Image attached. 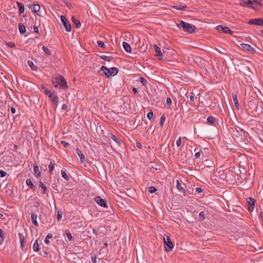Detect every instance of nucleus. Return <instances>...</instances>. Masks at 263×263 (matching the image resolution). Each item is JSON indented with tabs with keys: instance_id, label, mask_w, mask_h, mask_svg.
<instances>
[{
	"instance_id": "f257e3e1",
	"label": "nucleus",
	"mask_w": 263,
	"mask_h": 263,
	"mask_svg": "<svg viewBox=\"0 0 263 263\" xmlns=\"http://www.w3.org/2000/svg\"><path fill=\"white\" fill-rule=\"evenodd\" d=\"M52 85L55 88L58 87V86H60L63 89L68 88L66 81L63 76L59 74L52 78Z\"/></svg>"
},
{
	"instance_id": "f03ea898",
	"label": "nucleus",
	"mask_w": 263,
	"mask_h": 263,
	"mask_svg": "<svg viewBox=\"0 0 263 263\" xmlns=\"http://www.w3.org/2000/svg\"><path fill=\"white\" fill-rule=\"evenodd\" d=\"M177 25L179 28H182L184 31L190 33L194 32L195 29V26L194 25L189 24L182 21L180 23L177 24Z\"/></svg>"
},
{
	"instance_id": "7ed1b4c3",
	"label": "nucleus",
	"mask_w": 263,
	"mask_h": 263,
	"mask_svg": "<svg viewBox=\"0 0 263 263\" xmlns=\"http://www.w3.org/2000/svg\"><path fill=\"white\" fill-rule=\"evenodd\" d=\"M163 239L165 251L167 252L171 251L174 247V245L172 242L170 237L165 234L163 236Z\"/></svg>"
},
{
	"instance_id": "20e7f679",
	"label": "nucleus",
	"mask_w": 263,
	"mask_h": 263,
	"mask_svg": "<svg viewBox=\"0 0 263 263\" xmlns=\"http://www.w3.org/2000/svg\"><path fill=\"white\" fill-rule=\"evenodd\" d=\"M50 101L57 108L58 105L59 98L54 92H51L48 96Z\"/></svg>"
},
{
	"instance_id": "39448f33",
	"label": "nucleus",
	"mask_w": 263,
	"mask_h": 263,
	"mask_svg": "<svg viewBox=\"0 0 263 263\" xmlns=\"http://www.w3.org/2000/svg\"><path fill=\"white\" fill-rule=\"evenodd\" d=\"M61 21L62 22L66 30L70 32L71 30V27L70 23L64 15L61 16Z\"/></svg>"
},
{
	"instance_id": "423d86ee",
	"label": "nucleus",
	"mask_w": 263,
	"mask_h": 263,
	"mask_svg": "<svg viewBox=\"0 0 263 263\" xmlns=\"http://www.w3.org/2000/svg\"><path fill=\"white\" fill-rule=\"evenodd\" d=\"M94 200L100 206L104 208H108L107 203L105 199L102 198L100 196H96Z\"/></svg>"
},
{
	"instance_id": "0eeeda50",
	"label": "nucleus",
	"mask_w": 263,
	"mask_h": 263,
	"mask_svg": "<svg viewBox=\"0 0 263 263\" xmlns=\"http://www.w3.org/2000/svg\"><path fill=\"white\" fill-rule=\"evenodd\" d=\"M240 46H241V47L245 51H248V52H249L251 54H254L256 52V51L254 49V48H253L251 45H250L249 44L242 43V44H240Z\"/></svg>"
},
{
	"instance_id": "6e6552de",
	"label": "nucleus",
	"mask_w": 263,
	"mask_h": 263,
	"mask_svg": "<svg viewBox=\"0 0 263 263\" xmlns=\"http://www.w3.org/2000/svg\"><path fill=\"white\" fill-rule=\"evenodd\" d=\"M217 30L219 31H222L223 32L229 34H232L233 31L231 30L229 28L223 26L222 25H218L216 27Z\"/></svg>"
},
{
	"instance_id": "1a4fd4ad",
	"label": "nucleus",
	"mask_w": 263,
	"mask_h": 263,
	"mask_svg": "<svg viewBox=\"0 0 263 263\" xmlns=\"http://www.w3.org/2000/svg\"><path fill=\"white\" fill-rule=\"evenodd\" d=\"M247 201L249 205L248 210L250 212L253 211L255 208V200L252 197L247 198Z\"/></svg>"
},
{
	"instance_id": "9d476101",
	"label": "nucleus",
	"mask_w": 263,
	"mask_h": 263,
	"mask_svg": "<svg viewBox=\"0 0 263 263\" xmlns=\"http://www.w3.org/2000/svg\"><path fill=\"white\" fill-rule=\"evenodd\" d=\"M119 71L118 68L117 67H112L109 68L107 72H105L104 74L107 77L109 78L111 76L116 75Z\"/></svg>"
},
{
	"instance_id": "9b49d317",
	"label": "nucleus",
	"mask_w": 263,
	"mask_h": 263,
	"mask_svg": "<svg viewBox=\"0 0 263 263\" xmlns=\"http://www.w3.org/2000/svg\"><path fill=\"white\" fill-rule=\"evenodd\" d=\"M248 24L263 26V18H254L250 20L249 21Z\"/></svg>"
},
{
	"instance_id": "f8f14e48",
	"label": "nucleus",
	"mask_w": 263,
	"mask_h": 263,
	"mask_svg": "<svg viewBox=\"0 0 263 263\" xmlns=\"http://www.w3.org/2000/svg\"><path fill=\"white\" fill-rule=\"evenodd\" d=\"M239 5L243 7L248 6L249 7L252 8L253 9L256 8L254 6H251V0H240Z\"/></svg>"
},
{
	"instance_id": "ddd939ff",
	"label": "nucleus",
	"mask_w": 263,
	"mask_h": 263,
	"mask_svg": "<svg viewBox=\"0 0 263 263\" xmlns=\"http://www.w3.org/2000/svg\"><path fill=\"white\" fill-rule=\"evenodd\" d=\"M155 49L156 56L158 57L159 59L161 60L162 59V53L161 51V49L156 44L154 45Z\"/></svg>"
},
{
	"instance_id": "4468645a",
	"label": "nucleus",
	"mask_w": 263,
	"mask_h": 263,
	"mask_svg": "<svg viewBox=\"0 0 263 263\" xmlns=\"http://www.w3.org/2000/svg\"><path fill=\"white\" fill-rule=\"evenodd\" d=\"M33 171L34 176L39 178L41 176V172L39 171V168L38 165L36 163H34L33 164Z\"/></svg>"
},
{
	"instance_id": "2eb2a0df",
	"label": "nucleus",
	"mask_w": 263,
	"mask_h": 263,
	"mask_svg": "<svg viewBox=\"0 0 263 263\" xmlns=\"http://www.w3.org/2000/svg\"><path fill=\"white\" fill-rule=\"evenodd\" d=\"M251 6H254L257 8L255 9H258L261 6V0H251Z\"/></svg>"
},
{
	"instance_id": "dca6fc26",
	"label": "nucleus",
	"mask_w": 263,
	"mask_h": 263,
	"mask_svg": "<svg viewBox=\"0 0 263 263\" xmlns=\"http://www.w3.org/2000/svg\"><path fill=\"white\" fill-rule=\"evenodd\" d=\"M77 153L80 157L81 163L85 162L86 161V159H85V156L83 155L82 152L81 150H80L79 149L77 148Z\"/></svg>"
},
{
	"instance_id": "f3484780",
	"label": "nucleus",
	"mask_w": 263,
	"mask_h": 263,
	"mask_svg": "<svg viewBox=\"0 0 263 263\" xmlns=\"http://www.w3.org/2000/svg\"><path fill=\"white\" fill-rule=\"evenodd\" d=\"M108 138L114 140L118 145L120 146L121 145V142L119 139L112 134H109L108 135Z\"/></svg>"
},
{
	"instance_id": "a211bd4d",
	"label": "nucleus",
	"mask_w": 263,
	"mask_h": 263,
	"mask_svg": "<svg viewBox=\"0 0 263 263\" xmlns=\"http://www.w3.org/2000/svg\"><path fill=\"white\" fill-rule=\"evenodd\" d=\"M29 8L31 9L34 13H36L40 11V6L39 4H34L33 5H30Z\"/></svg>"
},
{
	"instance_id": "6ab92c4d",
	"label": "nucleus",
	"mask_w": 263,
	"mask_h": 263,
	"mask_svg": "<svg viewBox=\"0 0 263 263\" xmlns=\"http://www.w3.org/2000/svg\"><path fill=\"white\" fill-rule=\"evenodd\" d=\"M26 184L29 186V187L31 189L33 192L35 190V186L33 183L32 181L30 179H27L26 180Z\"/></svg>"
},
{
	"instance_id": "aec40b11",
	"label": "nucleus",
	"mask_w": 263,
	"mask_h": 263,
	"mask_svg": "<svg viewBox=\"0 0 263 263\" xmlns=\"http://www.w3.org/2000/svg\"><path fill=\"white\" fill-rule=\"evenodd\" d=\"M31 221L34 224L36 227L39 226V223L37 221V215L34 213L31 214Z\"/></svg>"
},
{
	"instance_id": "412c9836",
	"label": "nucleus",
	"mask_w": 263,
	"mask_h": 263,
	"mask_svg": "<svg viewBox=\"0 0 263 263\" xmlns=\"http://www.w3.org/2000/svg\"><path fill=\"white\" fill-rule=\"evenodd\" d=\"M123 47L124 50L127 52H129V53L131 52V51H132L131 47L127 42H124L123 43Z\"/></svg>"
},
{
	"instance_id": "4be33fe9",
	"label": "nucleus",
	"mask_w": 263,
	"mask_h": 263,
	"mask_svg": "<svg viewBox=\"0 0 263 263\" xmlns=\"http://www.w3.org/2000/svg\"><path fill=\"white\" fill-rule=\"evenodd\" d=\"M233 100L236 108L239 109V104L236 95H233Z\"/></svg>"
},
{
	"instance_id": "5701e85b",
	"label": "nucleus",
	"mask_w": 263,
	"mask_h": 263,
	"mask_svg": "<svg viewBox=\"0 0 263 263\" xmlns=\"http://www.w3.org/2000/svg\"><path fill=\"white\" fill-rule=\"evenodd\" d=\"M17 5L19 8L20 14L24 13L25 11V7L24 4L22 3L17 2Z\"/></svg>"
},
{
	"instance_id": "b1692460",
	"label": "nucleus",
	"mask_w": 263,
	"mask_h": 263,
	"mask_svg": "<svg viewBox=\"0 0 263 263\" xmlns=\"http://www.w3.org/2000/svg\"><path fill=\"white\" fill-rule=\"evenodd\" d=\"M18 30L21 34H23L26 32L25 26L21 23L18 25Z\"/></svg>"
},
{
	"instance_id": "393cba45",
	"label": "nucleus",
	"mask_w": 263,
	"mask_h": 263,
	"mask_svg": "<svg viewBox=\"0 0 263 263\" xmlns=\"http://www.w3.org/2000/svg\"><path fill=\"white\" fill-rule=\"evenodd\" d=\"M99 57L101 59L104 60V61H107V62H110L114 59L113 57L107 56V55H99Z\"/></svg>"
},
{
	"instance_id": "a878e982",
	"label": "nucleus",
	"mask_w": 263,
	"mask_h": 263,
	"mask_svg": "<svg viewBox=\"0 0 263 263\" xmlns=\"http://www.w3.org/2000/svg\"><path fill=\"white\" fill-rule=\"evenodd\" d=\"M72 20L73 23L75 24L76 27L77 28H79L81 27V23L78 19L73 16L72 17Z\"/></svg>"
},
{
	"instance_id": "bb28decb",
	"label": "nucleus",
	"mask_w": 263,
	"mask_h": 263,
	"mask_svg": "<svg viewBox=\"0 0 263 263\" xmlns=\"http://www.w3.org/2000/svg\"><path fill=\"white\" fill-rule=\"evenodd\" d=\"M207 121L208 123L212 125H214L215 122L216 121V119L213 116H210L207 119Z\"/></svg>"
},
{
	"instance_id": "cd10ccee",
	"label": "nucleus",
	"mask_w": 263,
	"mask_h": 263,
	"mask_svg": "<svg viewBox=\"0 0 263 263\" xmlns=\"http://www.w3.org/2000/svg\"><path fill=\"white\" fill-rule=\"evenodd\" d=\"M18 235H19V238H20V242H21V246L23 248L24 247L25 243V238H24L23 235L21 233H19Z\"/></svg>"
},
{
	"instance_id": "c85d7f7f",
	"label": "nucleus",
	"mask_w": 263,
	"mask_h": 263,
	"mask_svg": "<svg viewBox=\"0 0 263 263\" xmlns=\"http://www.w3.org/2000/svg\"><path fill=\"white\" fill-rule=\"evenodd\" d=\"M33 250L35 252H37L39 250L38 240H36L33 245Z\"/></svg>"
},
{
	"instance_id": "c756f323",
	"label": "nucleus",
	"mask_w": 263,
	"mask_h": 263,
	"mask_svg": "<svg viewBox=\"0 0 263 263\" xmlns=\"http://www.w3.org/2000/svg\"><path fill=\"white\" fill-rule=\"evenodd\" d=\"M28 64L29 66L31 68V69L32 70H36V67L34 64V63H33V62L32 61H28Z\"/></svg>"
},
{
	"instance_id": "7c9ffc66",
	"label": "nucleus",
	"mask_w": 263,
	"mask_h": 263,
	"mask_svg": "<svg viewBox=\"0 0 263 263\" xmlns=\"http://www.w3.org/2000/svg\"><path fill=\"white\" fill-rule=\"evenodd\" d=\"M61 175H62V177L64 178L65 180H66L67 181H68L70 179V177L69 176L66 174V173L64 171H61Z\"/></svg>"
},
{
	"instance_id": "2f4dec72",
	"label": "nucleus",
	"mask_w": 263,
	"mask_h": 263,
	"mask_svg": "<svg viewBox=\"0 0 263 263\" xmlns=\"http://www.w3.org/2000/svg\"><path fill=\"white\" fill-rule=\"evenodd\" d=\"M173 8L177 10H184L187 8V7L185 5H184V6L179 5V6H173Z\"/></svg>"
},
{
	"instance_id": "473e14b6",
	"label": "nucleus",
	"mask_w": 263,
	"mask_h": 263,
	"mask_svg": "<svg viewBox=\"0 0 263 263\" xmlns=\"http://www.w3.org/2000/svg\"><path fill=\"white\" fill-rule=\"evenodd\" d=\"M42 49L47 55H50L51 54L50 50L46 47L43 46L42 47Z\"/></svg>"
},
{
	"instance_id": "72a5a7b5",
	"label": "nucleus",
	"mask_w": 263,
	"mask_h": 263,
	"mask_svg": "<svg viewBox=\"0 0 263 263\" xmlns=\"http://www.w3.org/2000/svg\"><path fill=\"white\" fill-rule=\"evenodd\" d=\"M52 234L51 233H48L47 235L46 236L44 242L46 244H48L49 243V239L51 238L52 237Z\"/></svg>"
},
{
	"instance_id": "f704fd0d",
	"label": "nucleus",
	"mask_w": 263,
	"mask_h": 263,
	"mask_svg": "<svg viewBox=\"0 0 263 263\" xmlns=\"http://www.w3.org/2000/svg\"><path fill=\"white\" fill-rule=\"evenodd\" d=\"M166 120V118L164 115H163L161 118H160V126L162 128L163 126L164 123Z\"/></svg>"
},
{
	"instance_id": "c9c22d12",
	"label": "nucleus",
	"mask_w": 263,
	"mask_h": 263,
	"mask_svg": "<svg viewBox=\"0 0 263 263\" xmlns=\"http://www.w3.org/2000/svg\"><path fill=\"white\" fill-rule=\"evenodd\" d=\"M39 186L42 188V189L43 190L42 194H45V192H46L47 189H46V187L44 185V184L42 181H41L40 182Z\"/></svg>"
},
{
	"instance_id": "e433bc0d",
	"label": "nucleus",
	"mask_w": 263,
	"mask_h": 263,
	"mask_svg": "<svg viewBox=\"0 0 263 263\" xmlns=\"http://www.w3.org/2000/svg\"><path fill=\"white\" fill-rule=\"evenodd\" d=\"M54 168V164H53L52 162H50V164L49 165V173L52 174V171L53 170Z\"/></svg>"
},
{
	"instance_id": "4c0bfd02",
	"label": "nucleus",
	"mask_w": 263,
	"mask_h": 263,
	"mask_svg": "<svg viewBox=\"0 0 263 263\" xmlns=\"http://www.w3.org/2000/svg\"><path fill=\"white\" fill-rule=\"evenodd\" d=\"M139 81L143 85L146 86L147 81L143 77H140L139 79Z\"/></svg>"
},
{
	"instance_id": "58836bf2",
	"label": "nucleus",
	"mask_w": 263,
	"mask_h": 263,
	"mask_svg": "<svg viewBox=\"0 0 263 263\" xmlns=\"http://www.w3.org/2000/svg\"><path fill=\"white\" fill-rule=\"evenodd\" d=\"M97 43V45L98 46H99L102 48H105L106 47L105 45V44L102 41H98Z\"/></svg>"
},
{
	"instance_id": "ea45409f",
	"label": "nucleus",
	"mask_w": 263,
	"mask_h": 263,
	"mask_svg": "<svg viewBox=\"0 0 263 263\" xmlns=\"http://www.w3.org/2000/svg\"><path fill=\"white\" fill-rule=\"evenodd\" d=\"M205 219L204 213L203 212H200L199 214V219L200 221H203Z\"/></svg>"
},
{
	"instance_id": "a19ab883",
	"label": "nucleus",
	"mask_w": 263,
	"mask_h": 263,
	"mask_svg": "<svg viewBox=\"0 0 263 263\" xmlns=\"http://www.w3.org/2000/svg\"><path fill=\"white\" fill-rule=\"evenodd\" d=\"M153 117H154V114L152 111H149L147 113V117L149 120H151L153 118Z\"/></svg>"
},
{
	"instance_id": "79ce46f5",
	"label": "nucleus",
	"mask_w": 263,
	"mask_h": 263,
	"mask_svg": "<svg viewBox=\"0 0 263 263\" xmlns=\"http://www.w3.org/2000/svg\"><path fill=\"white\" fill-rule=\"evenodd\" d=\"M176 187H177V189L179 191L183 190V188L182 187L181 184L180 183V182L178 180H177Z\"/></svg>"
},
{
	"instance_id": "37998d69",
	"label": "nucleus",
	"mask_w": 263,
	"mask_h": 263,
	"mask_svg": "<svg viewBox=\"0 0 263 263\" xmlns=\"http://www.w3.org/2000/svg\"><path fill=\"white\" fill-rule=\"evenodd\" d=\"M66 236L69 241H71L72 240V235L69 232L66 233Z\"/></svg>"
},
{
	"instance_id": "c03bdc74",
	"label": "nucleus",
	"mask_w": 263,
	"mask_h": 263,
	"mask_svg": "<svg viewBox=\"0 0 263 263\" xmlns=\"http://www.w3.org/2000/svg\"><path fill=\"white\" fill-rule=\"evenodd\" d=\"M156 191H157V189L154 186L150 187L149 188V190H148L149 192L151 193H153L155 192Z\"/></svg>"
},
{
	"instance_id": "a18cd8bd",
	"label": "nucleus",
	"mask_w": 263,
	"mask_h": 263,
	"mask_svg": "<svg viewBox=\"0 0 263 263\" xmlns=\"http://www.w3.org/2000/svg\"><path fill=\"white\" fill-rule=\"evenodd\" d=\"M182 141H181V138L179 137L176 141V145L178 147L180 146L181 145Z\"/></svg>"
},
{
	"instance_id": "49530a36",
	"label": "nucleus",
	"mask_w": 263,
	"mask_h": 263,
	"mask_svg": "<svg viewBox=\"0 0 263 263\" xmlns=\"http://www.w3.org/2000/svg\"><path fill=\"white\" fill-rule=\"evenodd\" d=\"M6 45H7L8 47H10V48H13V47H15V44L12 42L7 43Z\"/></svg>"
},
{
	"instance_id": "de8ad7c7",
	"label": "nucleus",
	"mask_w": 263,
	"mask_h": 263,
	"mask_svg": "<svg viewBox=\"0 0 263 263\" xmlns=\"http://www.w3.org/2000/svg\"><path fill=\"white\" fill-rule=\"evenodd\" d=\"M62 216V213L61 212H58L57 213V219L58 221H60L61 219Z\"/></svg>"
},
{
	"instance_id": "09e8293b",
	"label": "nucleus",
	"mask_w": 263,
	"mask_h": 263,
	"mask_svg": "<svg viewBox=\"0 0 263 263\" xmlns=\"http://www.w3.org/2000/svg\"><path fill=\"white\" fill-rule=\"evenodd\" d=\"M6 174L7 173L5 171L3 170H0V177L3 178L5 177L6 176Z\"/></svg>"
},
{
	"instance_id": "8fccbe9b",
	"label": "nucleus",
	"mask_w": 263,
	"mask_h": 263,
	"mask_svg": "<svg viewBox=\"0 0 263 263\" xmlns=\"http://www.w3.org/2000/svg\"><path fill=\"white\" fill-rule=\"evenodd\" d=\"M109 68H108L107 67L104 66H102L101 68H100V70H102L104 71V73L105 72H107L108 71V70Z\"/></svg>"
},
{
	"instance_id": "3c124183",
	"label": "nucleus",
	"mask_w": 263,
	"mask_h": 263,
	"mask_svg": "<svg viewBox=\"0 0 263 263\" xmlns=\"http://www.w3.org/2000/svg\"><path fill=\"white\" fill-rule=\"evenodd\" d=\"M172 99L170 98H167L166 104L170 106L172 104Z\"/></svg>"
},
{
	"instance_id": "603ef678",
	"label": "nucleus",
	"mask_w": 263,
	"mask_h": 263,
	"mask_svg": "<svg viewBox=\"0 0 263 263\" xmlns=\"http://www.w3.org/2000/svg\"><path fill=\"white\" fill-rule=\"evenodd\" d=\"M202 191L203 190L201 187H196L195 189V192L197 193H201Z\"/></svg>"
},
{
	"instance_id": "864d4df0",
	"label": "nucleus",
	"mask_w": 263,
	"mask_h": 263,
	"mask_svg": "<svg viewBox=\"0 0 263 263\" xmlns=\"http://www.w3.org/2000/svg\"><path fill=\"white\" fill-rule=\"evenodd\" d=\"M61 143L65 146V147H67L69 145V143H68L67 142H66L65 141H61Z\"/></svg>"
},
{
	"instance_id": "5fc2aeb1",
	"label": "nucleus",
	"mask_w": 263,
	"mask_h": 263,
	"mask_svg": "<svg viewBox=\"0 0 263 263\" xmlns=\"http://www.w3.org/2000/svg\"><path fill=\"white\" fill-rule=\"evenodd\" d=\"M91 261L92 263H97V257L96 256H91Z\"/></svg>"
},
{
	"instance_id": "6e6d98bb",
	"label": "nucleus",
	"mask_w": 263,
	"mask_h": 263,
	"mask_svg": "<svg viewBox=\"0 0 263 263\" xmlns=\"http://www.w3.org/2000/svg\"><path fill=\"white\" fill-rule=\"evenodd\" d=\"M200 155H201V152H198L195 153V157L196 158H199L200 157Z\"/></svg>"
},
{
	"instance_id": "4d7b16f0",
	"label": "nucleus",
	"mask_w": 263,
	"mask_h": 263,
	"mask_svg": "<svg viewBox=\"0 0 263 263\" xmlns=\"http://www.w3.org/2000/svg\"><path fill=\"white\" fill-rule=\"evenodd\" d=\"M0 237L2 239V240L4 239L5 235L3 231L2 233H0Z\"/></svg>"
},
{
	"instance_id": "13d9d810",
	"label": "nucleus",
	"mask_w": 263,
	"mask_h": 263,
	"mask_svg": "<svg viewBox=\"0 0 263 263\" xmlns=\"http://www.w3.org/2000/svg\"><path fill=\"white\" fill-rule=\"evenodd\" d=\"M33 30H34V31L35 33H39V29H38V27L36 26H33Z\"/></svg>"
},
{
	"instance_id": "bf43d9fd",
	"label": "nucleus",
	"mask_w": 263,
	"mask_h": 263,
	"mask_svg": "<svg viewBox=\"0 0 263 263\" xmlns=\"http://www.w3.org/2000/svg\"><path fill=\"white\" fill-rule=\"evenodd\" d=\"M136 146L139 148H142V145L139 142L136 143Z\"/></svg>"
},
{
	"instance_id": "052dcab7",
	"label": "nucleus",
	"mask_w": 263,
	"mask_h": 263,
	"mask_svg": "<svg viewBox=\"0 0 263 263\" xmlns=\"http://www.w3.org/2000/svg\"><path fill=\"white\" fill-rule=\"evenodd\" d=\"M44 92L47 96H48L51 91H50L48 89H47Z\"/></svg>"
},
{
	"instance_id": "680f3d73",
	"label": "nucleus",
	"mask_w": 263,
	"mask_h": 263,
	"mask_svg": "<svg viewBox=\"0 0 263 263\" xmlns=\"http://www.w3.org/2000/svg\"><path fill=\"white\" fill-rule=\"evenodd\" d=\"M11 112L12 114H14L16 112V109L14 107H12L11 108Z\"/></svg>"
},
{
	"instance_id": "e2e57ef3",
	"label": "nucleus",
	"mask_w": 263,
	"mask_h": 263,
	"mask_svg": "<svg viewBox=\"0 0 263 263\" xmlns=\"http://www.w3.org/2000/svg\"><path fill=\"white\" fill-rule=\"evenodd\" d=\"M195 98L194 97V96L193 95H191V96H190V99L191 101H193V102H194V100H195Z\"/></svg>"
},
{
	"instance_id": "0e129e2a",
	"label": "nucleus",
	"mask_w": 263,
	"mask_h": 263,
	"mask_svg": "<svg viewBox=\"0 0 263 263\" xmlns=\"http://www.w3.org/2000/svg\"><path fill=\"white\" fill-rule=\"evenodd\" d=\"M133 91L135 94L138 93V90H137V88H133Z\"/></svg>"
},
{
	"instance_id": "69168bd1",
	"label": "nucleus",
	"mask_w": 263,
	"mask_h": 263,
	"mask_svg": "<svg viewBox=\"0 0 263 263\" xmlns=\"http://www.w3.org/2000/svg\"><path fill=\"white\" fill-rule=\"evenodd\" d=\"M66 108H67V105H66V104H64L63 105V106H62V109L63 110H65Z\"/></svg>"
},
{
	"instance_id": "338daca9",
	"label": "nucleus",
	"mask_w": 263,
	"mask_h": 263,
	"mask_svg": "<svg viewBox=\"0 0 263 263\" xmlns=\"http://www.w3.org/2000/svg\"><path fill=\"white\" fill-rule=\"evenodd\" d=\"M47 255H48V253L47 251H44L43 253V254H42V255L43 256H46Z\"/></svg>"
},
{
	"instance_id": "774afa93",
	"label": "nucleus",
	"mask_w": 263,
	"mask_h": 263,
	"mask_svg": "<svg viewBox=\"0 0 263 263\" xmlns=\"http://www.w3.org/2000/svg\"><path fill=\"white\" fill-rule=\"evenodd\" d=\"M260 218L263 220V212H261V213L260 214Z\"/></svg>"
}]
</instances>
